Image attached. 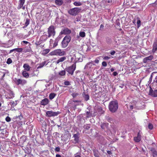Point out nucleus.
<instances>
[{
  "mask_svg": "<svg viewBox=\"0 0 157 157\" xmlns=\"http://www.w3.org/2000/svg\"><path fill=\"white\" fill-rule=\"evenodd\" d=\"M27 47H26L25 48H24V52L25 53L27 52H29L31 50V49L30 48H27Z\"/></svg>",
  "mask_w": 157,
  "mask_h": 157,
  "instance_id": "nucleus-28",
  "label": "nucleus"
},
{
  "mask_svg": "<svg viewBox=\"0 0 157 157\" xmlns=\"http://www.w3.org/2000/svg\"><path fill=\"white\" fill-rule=\"evenodd\" d=\"M74 5L75 6H79L82 5V3L80 2H75L73 3Z\"/></svg>",
  "mask_w": 157,
  "mask_h": 157,
  "instance_id": "nucleus-31",
  "label": "nucleus"
},
{
  "mask_svg": "<svg viewBox=\"0 0 157 157\" xmlns=\"http://www.w3.org/2000/svg\"><path fill=\"white\" fill-rule=\"evenodd\" d=\"M118 108V103L116 100L111 101L109 105V110L112 113H115Z\"/></svg>",
  "mask_w": 157,
  "mask_h": 157,
  "instance_id": "nucleus-1",
  "label": "nucleus"
},
{
  "mask_svg": "<svg viewBox=\"0 0 157 157\" xmlns=\"http://www.w3.org/2000/svg\"><path fill=\"white\" fill-rule=\"evenodd\" d=\"M48 37V35H43L40 38V41L41 42H44L47 40Z\"/></svg>",
  "mask_w": 157,
  "mask_h": 157,
  "instance_id": "nucleus-14",
  "label": "nucleus"
},
{
  "mask_svg": "<svg viewBox=\"0 0 157 157\" xmlns=\"http://www.w3.org/2000/svg\"><path fill=\"white\" fill-rule=\"evenodd\" d=\"M60 148L59 147H57L55 149V151L56 152H59L60 151Z\"/></svg>",
  "mask_w": 157,
  "mask_h": 157,
  "instance_id": "nucleus-47",
  "label": "nucleus"
},
{
  "mask_svg": "<svg viewBox=\"0 0 157 157\" xmlns=\"http://www.w3.org/2000/svg\"><path fill=\"white\" fill-rule=\"evenodd\" d=\"M108 124V123L107 124L106 123H103L101 124V128L102 129H105L107 127V126Z\"/></svg>",
  "mask_w": 157,
  "mask_h": 157,
  "instance_id": "nucleus-29",
  "label": "nucleus"
},
{
  "mask_svg": "<svg viewBox=\"0 0 157 157\" xmlns=\"http://www.w3.org/2000/svg\"><path fill=\"white\" fill-rule=\"evenodd\" d=\"M154 82L157 83V75L155 76V79L154 80Z\"/></svg>",
  "mask_w": 157,
  "mask_h": 157,
  "instance_id": "nucleus-57",
  "label": "nucleus"
},
{
  "mask_svg": "<svg viewBox=\"0 0 157 157\" xmlns=\"http://www.w3.org/2000/svg\"><path fill=\"white\" fill-rule=\"evenodd\" d=\"M107 153L109 155H111L112 154V152L110 151H107Z\"/></svg>",
  "mask_w": 157,
  "mask_h": 157,
  "instance_id": "nucleus-60",
  "label": "nucleus"
},
{
  "mask_svg": "<svg viewBox=\"0 0 157 157\" xmlns=\"http://www.w3.org/2000/svg\"><path fill=\"white\" fill-rule=\"evenodd\" d=\"M137 19V27L138 28L141 26V21H140V18L139 17H138Z\"/></svg>",
  "mask_w": 157,
  "mask_h": 157,
  "instance_id": "nucleus-27",
  "label": "nucleus"
},
{
  "mask_svg": "<svg viewBox=\"0 0 157 157\" xmlns=\"http://www.w3.org/2000/svg\"><path fill=\"white\" fill-rule=\"evenodd\" d=\"M56 157H61V156L60 155L57 154L56 155Z\"/></svg>",
  "mask_w": 157,
  "mask_h": 157,
  "instance_id": "nucleus-64",
  "label": "nucleus"
},
{
  "mask_svg": "<svg viewBox=\"0 0 157 157\" xmlns=\"http://www.w3.org/2000/svg\"><path fill=\"white\" fill-rule=\"evenodd\" d=\"M153 58V56H149L144 58L143 60V62L144 63H146L149 60H151Z\"/></svg>",
  "mask_w": 157,
  "mask_h": 157,
  "instance_id": "nucleus-15",
  "label": "nucleus"
},
{
  "mask_svg": "<svg viewBox=\"0 0 157 157\" xmlns=\"http://www.w3.org/2000/svg\"><path fill=\"white\" fill-rule=\"evenodd\" d=\"M148 127L149 129L150 130H151L153 128V125L151 123H149L148 125Z\"/></svg>",
  "mask_w": 157,
  "mask_h": 157,
  "instance_id": "nucleus-41",
  "label": "nucleus"
},
{
  "mask_svg": "<svg viewBox=\"0 0 157 157\" xmlns=\"http://www.w3.org/2000/svg\"><path fill=\"white\" fill-rule=\"evenodd\" d=\"M22 43H24V44H30V43L29 42H28L27 41H25V40H24L21 42V44H22Z\"/></svg>",
  "mask_w": 157,
  "mask_h": 157,
  "instance_id": "nucleus-49",
  "label": "nucleus"
},
{
  "mask_svg": "<svg viewBox=\"0 0 157 157\" xmlns=\"http://www.w3.org/2000/svg\"><path fill=\"white\" fill-rule=\"evenodd\" d=\"M92 151L95 157H99V152L98 150L94 149H93Z\"/></svg>",
  "mask_w": 157,
  "mask_h": 157,
  "instance_id": "nucleus-19",
  "label": "nucleus"
},
{
  "mask_svg": "<svg viewBox=\"0 0 157 157\" xmlns=\"http://www.w3.org/2000/svg\"><path fill=\"white\" fill-rule=\"evenodd\" d=\"M55 2L56 5L59 6H61L63 3L62 0H56Z\"/></svg>",
  "mask_w": 157,
  "mask_h": 157,
  "instance_id": "nucleus-20",
  "label": "nucleus"
},
{
  "mask_svg": "<svg viewBox=\"0 0 157 157\" xmlns=\"http://www.w3.org/2000/svg\"><path fill=\"white\" fill-rule=\"evenodd\" d=\"M10 104L11 106H15L16 105V104L15 103V102L14 101L11 102Z\"/></svg>",
  "mask_w": 157,
  "mask_h": 157,
  "instance_id": "nucleus-48",
  "label": "nucleus"
},
{
  "mask_svg": "<svg viewBox=\"0 0 157 157\" xmlns=\"http://www.w3.org/2000/svg\"><path fill=\"white\" fill-rule=\"evenodd\" d=\"M66 59V58L65 56H63L61 57L59 59H58L56 62V64H58L60 62H62L65 60Z\"/></svg>",
  "mask_w": 157,
  "mask_h": 157,
  "instance_id": "nucleus-17",
  "label": "nucleus"
},
{
  "mask_svg": "<svg viewBox=\"0 0 157 157\" xmlns=\"http://www.w3.org/2000/svg\"><path fill=\"white\" fill-rule=\"evenodd\" d=\"M79 133L77 132L73 135V137L74 138V144L78 143L79 142Z\"/></svg>",
  "mask_w": 157,
  "mask_h": 157,
  "instance_id": "nucleus-10",
  "label": "nucleus"
},
{
  "mask_svg": "<svg viewBox=\"0 0 157 157\" xmlns=\"http://www.w3.org/2000/svg\"><path fill=\"white\" fill-rule=\"evenodd\" d=\"M49 103V100L47 98H45L40 102V104L42 105H47Z\"/></svg>",
  "mask_w": 157,
  "mask_h": 157,
  "instance_id": "nucleus-13",
  "label": "nucleus"
},
{
  "mask_svg": "<svg viewBox=\"0 0 157 157\" xmlns=\"http://www.w3.org/2000/svg\"><path fill=\"white\" fill-rule=\"evenodd\" d=\"M25 0H19L18 1V6L17 7L18 10L22 8L23 10L25 9V5L24 6Z\"/></svg>",
  "mask_w": 157,
  "mask_h": 157,
  "instance_id": "nucleus-7",
  "label": "nucleus"
},
{
  "mask_svg": "<svg viewBox=\"0 0 157 157\" xmlns=\"http://www.w3.org/2000/svg\"><path fill=\"white\" fill-rule=\"evenodd\" d=\"M106 2L110 3L112 2L111 0H104Z\"/></svg>",
  "mask_w": 157,
  "mask_h": 157,
  "instance_id": "nucleus-55",
  "label": "nucleus"
},
{
  "mask_svg": "<svg viewBox=\"0 0 157 157\" xmlns=\"http://www.w3.org/2000/svg\"><path fill=\"white\" fill-rule=\"evenodd\" d=\"M10 96V98H12L14 97V94L12 91L10 92L9 94Z\"/></svg>",
  "mask_w": 157,
  "mask_h": 157,
  "instance_id": "nucleus-43",
  "label": "nucleus"
},
{
  "mask_svg": "<svg viewBox=\"0 0 157 157\" xmlns=\"http://www.w3.org/2000/svg\"><path fill=\"white\" fill-rule=\"evenodd\" d=\"M58 42V40L57 39H56V40H55V41H54V42L53 44V48H55L57 46Z\"/></svg>",
  "mask_w": 157,
  "mask_h": 157,
  "instance_id": "nucleus-34",
  "label": "nucleus"
},
{
  "mask_svg": "<svg viewBox=\"0 0 157 157\" xmlns=\"http://www.w3.org/2000/svg\"><path fill=\"white\" fill-rule=\"evenodd\" d=\"M149 94L153 97H157V89L153 90L152 89L150 88Z\"/></svg>",
  "mask_w": 157,
  "mask_h": 157,
  "instance_id": "nucleus-11",
  "label": "nucleus"
},
{
  "mask_svg": "<svg viewBox=\"0 0 157 157\" xmlns=\"http://www.w3.org/2000/svg\"><path fill=\"white\" fill-rule=\"evenodd\" d=\"M83 95L86 101H87L89 99L90 97L88 94H86L85 93H83Z\"/></svg>",
  "mask_w": 157,
  "mask_h": 157,
  "instance_id": "nucleus-24",
  "label": "nucleus"
},
{
  "mask_svg": "<svg viewBox=\"0 0 157 157\" xmlns=\"http://www.w3.org/2000/svg\"><path fill=\"white\" fill-rule=\"evenodd\" d=\"M50 49H47L43 50L42 52V54L43 55H45L48 53L50 52Z\"/></svg>",
  "mask_w": 157,
  "mask_h": 157,
  "instance_id": "nucleus-25",
  "label": "nucleus"
},
{
  "mask_svg": "<svg viewBox=\"0 0 157 157\" xmlns=\"http://www.w3.org/2000/svg\"><path fill=\"white\" fill-rule=\"evenodd\" d=\"M71 33V30L69 29L68 28H66L62 30L60 34L61 35H68L70 34Z\"/></svg>",
  "mask_w": 157,
  "mask_h": 157,
  "instance_id": "nucleus-9",
  "label": "nucleus"
},
{
  "mask_svg": "<svg viewBox=\"0 0 157 157\" xmlns=\"http://www.w3.org/2000/svg\"><path fill=\"white\" fill-rule=\"evenodd\" d=\"M86 118H89L93 116L92 113H91L90 111H87L86 112Z\"/></svg>",
  "mask_w": 157,
  "mask_h": 157,
  "instance_id": "nucleus-21",
  "label": "nucleus"
},
{
  "mask_svg": "<svg viewBox=\"0 0 157 157\" xmlns=\"http://www.w3.org/2000/svg\"><path fill=\"white\" fill-rule=\"evenodd\" d=\"M157 50V40L155 41L153 45L152 52L155 53Z\"/></svg>",
  "mask_w": 157,
  "mask_h": 157,
  "instance_id": "nucleus-16",
  "label": "nucleus"
},
{
  "mask_svg": "<svg viewBox=\"0 0 157 157\" xmlns=\"http://www.w3.org/2000/svg\"><path fill=\"white\" fill-rule=\"evenodd\" d=\"M15 48H14L13 49H12L11 50H10V52H9V54H10V53H11L12 52H13V51H15Z\"/></svg>",
  "mask_w": 157,
  "mask_h": 157,
  "instance_id": "nucleus-56",
  "label": "nucleus"
},
{
  "mask_svg": "<svg viewBox=\"0 0 157 157\" xmlns=\"http://www.w3.org/2000/svg\"><path fill=\"white\" fill-rule=\"evenodd\" d=\"M73 101H69L68 103L70 104H73Z\"/></svg>",
  "mask_w": 157,
  "mask_h": 157,
  "instance_id": "nucleus-63",
  "label": "nucleus"
},
{
  "mask_svg": "<svg viewBox=\"0 0 157 157\" xmlns=\"http://www.w3.org/2000/svg\"><path fill=\"white\" fill-rule=\"evenodd\" d=\"M73 101L74 102H76V103H79V102H81V101L79 100H73Z\"/></svg>",
  "mask_w": 157,
  "mask_h": 157,
  "instance_id": "nucleus-52",
  "label": "nucleus"
},
{
  "mask_svg": "<svg viewBox=\"0 0 157 157\" xmlns=\"http://www.w3.org/2000/svg\"><path fill=\"white\" fill-rule=\"evenodd\" d=\"M79 35L80 36L82 37H84L86 36L85 33L84 32H80Z\"/></svg>",
  "mask_w": 157,
  "mask_h": 157,
  "instance_id": "nucleus-33",
  "label": "nucleus"
},
{
  "mask_svg": "<svg viewBox=\"0 0 157 157\" xmlns=\"http://www.w3.org/2000/svg\"><path fill=\"white\" fill-rule=\"evenodd\" d=\"M102 65L104 67H106L107 65V64L105 61H103L102 63Z\"/></svg>",
  "mask_w": 157,
  "mask_h": 157,
  "instance_id": "nucleus-46",
  "label": "nucleus"
},
{
  "mask_svg": "<svg viewBox=\"0 0 157 157\" xmlns=\"http://www.w3.org/2000/svg\"><path fill=\"white\" fill-rule=\"evenodd\" d=\"M79 95V94L78 93L75 92L72 93V94H71V95L72 96L73 98H75Z\"/></svg>",
  "mask_w": 157,
  "mask_h": 157,
  "instance_id": "nucleus-37",
  "label": "nucleus"
},
{
  "mask_svg": "<svg viewBox=\"0 0 157 157\" xmlns=\"http://www.w3.org/2000/svg\"><path fill=\"white\" fill-rule=\"evenodd\" d=\"M46 116L49 117L56 116L59 114V112H54L52 111H48L46 112Z\"/></svg>",
  "mask_w": 157,
  "mask_h": 157,
  "instance_id": "nucleus-8",
  "label": "nucleus"
},
{
  "mask_svg": "<svg viewBox=\"0 0 157 157\" xmlns=\"http://www.w3.org/2000/svg\"><path fill=\"white\" fill-rule=\"evenodd\" d=\"M12 62V61L10 58H9L7 59L6 61V63L8 64H10Z\"/></svg>",
  "mask_w": 157,
  "mask_h": 157,
  "instance_id": "nucleus-39",
  "label": "nucleus"
},
{
  "mask_svg": "<svg viewBox=\"0 0 157 157\" xmlns=\"http://www.w3.org/2000/svg\"><path fill=\"white\" fill-rule=\"evenodd\" d=\"M23 67L24 68L25 71H29L30 70L31 67L28 64L25 63L23 66Z\"/></svg>",
  "mask_w": 157,
  "mask_h": 157,
  "instance_id": "nucleus-18",
  "label": "nucleus"
},
{
  "mask_svg": "<svg viewBox=\"0 0 157 157\" xmlns=\"http://www.w3.org/2000/svg\"><path fill=\"white\" fill-rule=\"evenodd\" d=\"M64 85L66 86H69L71 85L70 82L68 81H65L64 82Z\"/></svg>",
  "mask_w": 157,
  "mask_h": 157,
  "instance_id": "nucleus-42",
  "label": "nucleus"
},
{
  "mask_svg": "<svg viewBox=\"0 0 157 157\" xmlns=\"http://www.w3.org/2000/svg\"><path fill=\"white\" fill-rule=\"evenodd\" d=\"M81 10L79 8L75 7L70 9L68 11V13L72 16H76Z\"/></svg>",
  "mask_w": 157,
  "mask_h": 157,
  "instance_id": "nucleus-6",
  "label": "nucleus"
},
{
  "mask_svg": "<svg viewBox=\"0 0 157 157\" xmlns=\"http://www.w3.org/2000/svg\"><path fill=\"white\" fill-rule=\"evenodd\" d=\"M157 72H154L151 73V75L150 76V78H152L153 76L154 75V74L156 73Z\"/></svg>",
  "mask_w": 157,
  "mask_h": 157,
  "instance_id": "nucleus-53",
  "label": "nucleus"
},
{
  "mask_svg": "<svg viewBox=\"0 0 157 157\" xmlns=\"http://www.w3.org/2000/svg\"><path fill=\"white\" fill-rule=\"evenodd\" d=\"M140 131L137 134V136L138 137H139L141 139V135L140 133Z\"/></svg>",
  "mask_w": 157,
  "mask_h": 157,
  "instance_id": "nucleus-51",
  "label": "nucleus"
},
{
  "mask_svg": "<svg viewBox=\"0 0 157 157\" xmlns=\"http://www.w3.org/2000/svg\"><path fill=\"white\" fill-rule=\"evenodd\" d=\"M55 28L54 26L51 25L48 28L47 32L48 37L49 38L52 36L54 37L56 34Z\"/></svg>",
  "mask_w": 157,
  "mask_h": 157,
  "instance_id": "nucleus-4",
  "label": "nucleus"
},
{
  "mask_svg": "<svg viewBox=\"0 0 157 157\" xmlns=\"http://www.w3.org/2000/svg\"><path fill=\"white\" fill-rule=\"evenodd\" d=\"M129 108L130 110H132L133 109V106L132 105H130L129 106Z\"/></svg>",
  "mask_w": 157,
  "mask_h": 157,
  "instance_id": "nucleus-62",
  "label": "nucleus"
},
{
  "mask_svg": "<svg viewBox=\"0 0 157 157\" xmlns=\"http://www.w3.org/2000/svg\"><path fill=\"white\" fill-rule=\"evenodd\" d=\"M94 62L96 63H99V60L98 59H95Z\"/></svg>",
  "mask_w": 157,
  "mask_h": 157,
  "instance_id": "nucleus-61",
  "label": "nucleus"
},
{
  "mask_svg": "<svg viewBox=\"0 0 157 157\" xmlns=\"http://www.w3.org/2000/svg\"><path fill=\"white\" fill-rule=\"evenodd\" d=\"M76 106L77 105H74V106L71 107V110L72 109L74 110H75V109H76Z\"/></svg>",
  "mask_w": 157,
  "mask_h": 157,
  "instance_id": "nucleus-44",
  "label": "nucleus"
},
{
  "mask_svg": "<svg viewBox=\"0 0 157 157\" xmlns=\"http://www.w3.org/2000/svg\"><path fill=\"white\" fill-rule=\"evenodd\" d=\"M110 58L108 56H105L104 57L103 59L105 60H108Z\"/></svg>",
  "mask_w": 157,
  "mask_h": 157,
  "instance_id": "nucleus-50",
  "label": "nucleus"
},
{
  "mask_svg": "<svg viewBox=\"0 0 157 157\" xmlns=\"http://www.w3.org/2000/svg\"><path fill=\"white\" fill-rule=\"evenodd\" d=\"M113 74L114 76H116L117 75V72L115 71L113 72Z\"/></svg>",
  "mask_w": 157,
  "mask_h": 157,
  "instance_id": "nucleus-59",
  "label": "nucleus"
},
{
  "mask_svg": "<svg viewBox=\"0 0 157 157\" xmlns=\"http://www.w3.org/2000/svg\"><path fill=\"white\" fill-rule=\"evenodd\" d=\"M15 51L18 52H22L23 50L22 48H15Z\"/></svg>",
  "mask_w": 157,
  "mask_h": 157,
  "instance_id": "nucleus-36",
  "label": "nucleus"
},
{
  "mask_svg": "<svg viewBox=\"0 0 157 157\" xmlns=\"http://www.w3.org/2000/svg\"><path fill=\"white\" fill-rule=\"evenodd\" d=\"M152 156L153 157H157V152L155 150L153 151Z\"/></svg>",
  "mask_w": 157,
  "mask_h": 157,
  "instance_id": "nucleus-40",
  "label": "nucleus"
},
{
  "mask_svg": "<svg viewBox=\"0 0 157 157\" xmlns=\"http://www.w3.org/2000/svg\"><path fill=\"white\" fill-rule=\"evenodd\" d=\"M50 55L51 56H62L66 55L65 51L60 49H56L51 52Z\"/></svg>",
  "mask_w": 157,
  "mask_h": 157,
  "instance_id": "nucleus-2",
  "label": "nucleus"
},
{
  "mask_svg": "<svg viewBox=\"0 0 157 157\" xmlns=\"http://www.w3.org/2000/svg\"><path fill=\"white\" fill-rule=\"evenodd\" d=\"M141 138L138 137L137 136L135 137H134V140L136 142H139L141 140Z\"/></svg>",
  "mask_w": 157,
  "mask_h": 157,
  "instance_id": "nucleus-30",
  "label": "nucleus"
},
{
  "mask_svg": "<svg viewBox=\"0 0 157 157\" xmlns=\"http://www.w3.org/2000/svg\"><path fill=\"white\" fill-rule=\"evenodd\" d=\"M76 68V63H75L71 66L66 68L65 70L69 74L72 75L73 74L75 71V70Z\"/></svg>",
  "mask_w": 157,
  "mask_h": 157,
  "instance_id": "nucleus-5",
  "label": "nucleus"
},
{
  "mask_svg": "<svg viewBox=\"0 0 157 157\" xmlns=\"http://www.w3.org/2000/svg\"><path fill=\"white\" fill-rule=\"evenodd\" d=\"M115 51L113 50L110 52V54H111V55H113L115 54Z\"/></svg>",
  "mask_w": 157,
  "mask_h": 157,
  "instance_id": "nucleus-54",
  "label": "nucleus"
},
{
  "mask_svg": "<svg viewBox=\"0 0 157 157\" xmlns=\"http://www.w3.org/2000/svg\"><path fill=\"white\" fill-rule=\"evenodd\" d=\"M83 127L85 129L88 130L90 128V125L87 124L86 125H84Z\"/></svg>",
  "mask_w": 157,
  "mask_h": 157,
  "instance_id": "nucleus-38",
  "label": "nucleus"
},
{
  "mask_svg": "<svg viewBox=\"0 0 157 157\" xmlns=\"http://www.w3.org/2000/svg\"><path fill=\"white\" fill-rule=\"evenodd\" d=\"M15 82L16 84L18 85L20 84L24 85L26 84L27 82L25 80H21V79H17Z\"/></svg>",
  "mask_w": 157,
  "mask_h": 157,
  "instance_id": "nucleus-12",
  "label": "nucleus"
},
{
  "mask_svg": "<svg viewBox=\"0 0 157 157\" xmlns=\"http://www.w3.org/2000/svg\"><path fill=\"white\" fill-rule=\"evenodd\" d=\"M30 22V20L28 18H26V21L25 23V27H27L29 24Z\"/></svg>",
  "mask_w": 157,
  "mask_h": 157,
  "instance_id": "nucleus-35",
  "label": "nucleus"
},
{
  "mask_svg": "<svg viewBox=\"0 0 157 157\" xmlns=\"http://www.w3.org/2000/svg\"><path fill=\"white\" fill-rule=\"evenodd\" d=\"M104 27V25L102 24H101L100 26V29L101 30V29H103Z\"/></svg>",
  "mask_w": 157,
  "mask_h": 157,
  "instance_id": "nucleus-58",
  "label": "nucleus"
},
{
  "mask_svg": "<svg viewBox=\"0 0 157 157\" xmlns=\"http://www.w3.org/2000/svg\"><path fill=\"white\" fill-rule=\"evenodd\" d=\"M23 76L24 77L28 78L29 77V74L26 71H23L22 73Z\"/></svg>",
  "mask_w": 157,
  "mask_h": 157,
  "instance_id": "nucleus-23",
  "label": "nucleus"
},
{
  "mask_svg": "<svg viewBox=\"0 0 157 157\" xmlns=\"http://www.w3.org/2000/svg\"><path fill=\"white\" fill-rule=\"evenodd\" d=\"M56 95V94L54 93L50 94L49 95V99L51 100H52L55 98Z\"/></svg>",
  "mask_w": 157,
  "mask_h": 157,
  "instance_id": "nucleus-26",
  "label": "nucleus"
},
{
  "mask_svg": "<svg viewBox=\"0 0 157 157\" xmlns=\"http://www.w3.org/2000/svg\"><path fill=\"white\" fill-rule=\"evenodd\" d=\"M46 63V61H44L42 63L39 64V66L37 67V69H39L42 67Z\"/></svg>",
  "mask_w": 157,
  "mask_h": 157,
  "instance_id": "nucleus-22",
  "label": "nucleus"
},
{
  "mask_svg": "<svg viewBox=\"0 0 157 157\" xmlns=\"http://www.w3.org/2000/svg\"><path fill=\"white\" fill-rule=\"evenodd\" d=\"M65 74L66 72L65 70L60 71L59 72V74L61 76H64L65 75Z\"/></svg>",
  "mask_w": 157,
  "mask_h": 157,
  "instance_id": "nucleus-32",
  "label": "nucleus"
},
{
  "mask_svg": "<svg viewBox=\"0 0 157 157\" xmlns=\"http://www.w3.org/2000/svg\"><path fill=\"white\" fill-rule=\"evenodd\" d=\"M71 40V37L69 35L66 36L63 39L61 42V46L62 48H66Z\"/></svg>",
  "mask_w": 157,
  "mask_h": 157,
  "instance_id": "nucleus-3",
  "label": "nucleus"
},
{
  "mask_svg": "<svg viewBox=\"0 0 157 157\" xmlns=\"http://www.w3.org/2000/svg\"><path fill=\"white\" fill-rule=\"evenodd\" d=\"M6 120L7 122H9L11 121V119L10 117L7 116L6 118Z\"/></svg>",
  "mask_w": 157,
  "mask_h": 157,
  "instance_id": "nucleus-45",
  "label": "nucleus"
}]
</instances>
